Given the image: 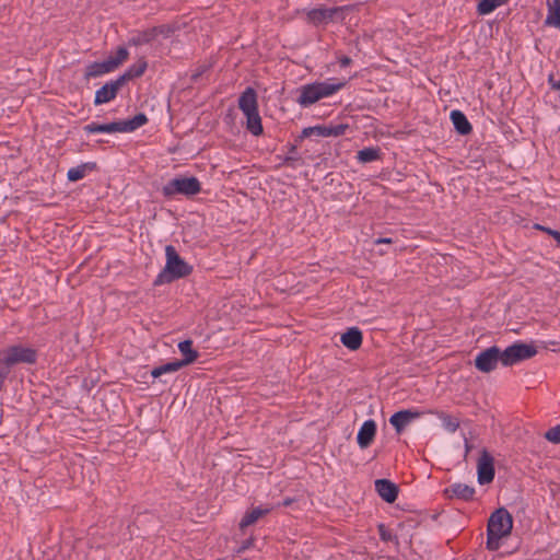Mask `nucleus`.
<instances>
[{
    "instance_id": "f257e3e1",
    "label": "nucleus",
    "mask_w": 560,
    "mask_h": 560,
    "mask_svg": "<svg viewBox=\"0 0 560 560\" xmlns=\"http://www.w3.org/2000/svg\"><path fill=\"white\" fill-rule=\"evenodd\" d=\"M513 528V518L504 508L494 511L487 526V548L489 550H498L500 540L508 537Z\"/></svg>"
},
{
    "instance_id": "f03ea898",
    "label": "nucleus",
    "mask_w": 560,
    "mask_h": 560,
    "mask_svg": "<svg viewBox=\"0 0 560 560\" xmlns=\"http://www.w3.org/2000/svg\"><path fill=\"white\" fill-rule=\"evenodd\" d=\"M238 107L246 117V129L253 136H260L264 132L261 118L258 112L257 93L254 89L247 88L238 98Z\"/></svg>"
},
{
    "instance_id": "7ed1b4c3",
    "label": "nucleus",
    "mask_w": 560,
    "mask_h": 560,
    "mask_svg": "<svg viewBox=\"0 0 560 560\" xmlns=\"http://www.w3.org/2000/svg\"><path fill=\"white\" fill-rule=\"evenodd\" d=\"M343 85L345 83L342 82L334 83L329 81L305 84L300 88V95L296 102L302 107H308L324 97L331 96L341 90Z\"/></svg>"
},
{
    "instance_id": "20e7f679",
    "label": "nucleus",
    "mask_w": 560,
    "mask_h": 560,
    "mask_svg": "<svg viewBox=\"0 0 560 560\" xmlns=\"http://www.w3.org/2000/svg\"><path fill=\"white\" fill-rule=\"evenodd\" d=\"M36 361L37 351L22 343L9 346L0 352V364L9 371L14 365L34 364Z\"/></svg>"
},
{
    "instance_id": "39448f33",
    "label": "nucleus",
    "mask_w": 560,
    "mask_h": 560,
    "mask_svg": "<svg viewBox=\"0 0 560 560\" xmlns=\"http://www.w3.org/2000/svg\"><path fill=\"white\" fill-rule=\"evenodd\" d=\"M165 254L166 265L164 270L158 277L155 281L156 284L164 281L171 282L175 279L186 277L191 272L192 268L179 257L172 245L166 246Z\"/></svg>"
},
{
    "instance_id": "423d86ee",
    "label": "nucleus",
    "mask_w": 560,
    "mask_h": 560,
    "mask_svg": "<svg viewBox=\"0 0 560 560\" xmlns=\"http://www.w3.org/2000/svg\"><path fill=\"white\" fill-rule=\"evenodd\" d=\"M148 121V118L144 114H138L131 119L113 121L109 124H97L91 122L83 127V130L86 133H96V132H131L140 127H142Z\"/></svg>"
},
{
    "instance_id": "0eeeda50",
    "label": "nucleus",
    "mask_w": 560,
    "mask_h": 560,
    "mask_svg": "<svg viewBox=\"0 0 560 560\" xmlns=\"http://www.w3.org/2000/svg\"><path fill=\"white\" fill-rule=\"evenodd\" d=\"M201 191V184L197 177H176L171 179L162 188L163 196L173 198L177 195L191 197Z\"/></svg>"
},
{
    "instance_id": "6e6552de",
    "label": "nucleus",
    "mask_w": 560,
    "mask_h": 560,
    "mask_svg": "<svg viewBox=\"0 0 560 560\" xmlns=\"http://www.w3.org/2000/svg\"><path fill=\"white\" fill-rule=\"evenodd\" d=\"M537 349L533 345L516 342L501 351V363L504 366H511L523 360L533 358Z\"/></svg>"
},
{
    "instance_id": "1a4fd4ad",
    "label": "nucleus",
    "mask_w": 560,
    "mask_h": 560,
    "mask_svg": "<svg viewBox=\"0 0 560 560\" xmlns=\"http://www.w3.org/2000/svg\"><path fill=\"white\" fill-rule=\"evenodd\" d=\"M172 32L173 28L166 24L153 26L143 31H136L129 38L128 44L136 47L151 44L159 36H163L164 38L170 37Z\"/></svg>"
},
{
    "instance_id": "9d476101",
    "label": "nucleus",
    "mask_w": 560,
    "mask_h": 560,
    "mask_svg": "<svg viewBox=\"0 0 560 560\" xmlns=\"http://www.w3.org/2000/svg\"><path fill=\"white\" fill-rule=\"evenodd\" d=\"M348 10V7H318L305 11L306 21L315 26L324 23H328L337 19L341 13Z\"/></svg>"
},
{
    "instance_id": "9b49d317",
    "label": "nucleus",
    "mask_w": 560,
    "mask_h": 560,
    "mask_svg": "<svg viewBox=\"0 0 560 560\" xmlns=\"http://www.w3.org/2000/svg\"><path fill=\"white\" fill-rule=\"evenodd\" d=\"M501 362V350L492 346L481 351L475 359V368L482 373H490Z\"/></svg>"
},
{
    "instance_id": "f8f14e48",
    "label": "nucleus",
    "mask_w": 560,
    "mask_h": 560,
    "mask_svg": "<svg viewBox=\"0 0 560 560\" xmlns=\"http://www.w3.org/2000/svg\"><path fill=\"white\" fill-rule=\"evenodd\" d=\"M493 457L487 452L482 451L478 464H477V471H478V482L480 485H487L490 483L494 478V465H493Z\"/></svg>"
},
{
    "instance_id": "ddd939ff",
    "label": "nucleus",
    "mask_w": 560,
    "mask_h": 560,
    "mask_svg": "<svg viewBox=\"0 0 560 560\" xmlns=\"http://www.w3.org/2000/svg\"><path fill=\"white\" fill-rule=\"evenodd\" d=\"M124 86L122 79L117 78L116 80L107 82L95 93V105H101L114 100L118 91Z\"/></svg>"
},
{
    "instance_id": "4468645a",
    "label": "nucleus",
    "mask_w": 560,
    "mask_h": 560,
    "mask_svg": "<svg viewBox=\"0 0 560 560\" xmlns=\"http://www.w3.org/2000/svg\"><path fill=\"white\" fill-rule=\"evenodd\" d=\"M421 415L422 412L416 410H400L389 418V423L395 428L397 433H401L407 425L418 419Z\"/></svg>"
},
{
    "instance_id": "2eb2a0df",
    "label": "nucleus",
    "mask_w": 560,
    "mask_h": 560,
    "mask_svg": "<svg viewBox=\"0 0 560 560\" xmlns=\"http://www.w3.org/2000/svg\"><path fill=\"white\" fill-rule=\"evenodd\" d=\"M375 490L387 503H393L398 495L397 486L387 479H377L375 481Z\"/></svg>"
},
{
    "instance_id": "dca6fc26",
    "label": "nucleus",
    "mask_w": 560,
    "mask_h": 560,
    "mask_svg": "<svg viewBox=\"0 0 560 560\" xmlns=\"http://www.w3.org/2000/svg\"><path fill=\"white\" fill-rule=\"evenodd\" d=\"M376 434V423L374 420H366L360 428L357 436L358 444L361 448L371 445Z\"/></svg>"
},
{
    "instance_id": "f3484780",
    "label": "nucleus",
    "mask_w": 560,
    "mask_h": 560,
    "mask_svg": "<svg viewBox=\"0 0 560 560\" xmlns=\"http://www.w3.org/2000/svg\"><path fill=\"white\" fill-rule=\"evenodd\" d=\"M348 129V125H335V126H316L304 129V135L316 133L320 137H339L345 135Z\"/></svg>"
},
{
    "instance_id": "a211bd4d",
    "label": "nucleus",
    "mask_w": 560,
    "mask_h": 560,
    "mask_svg": "<svg viewBox=\"0 0 560 560\" xmlns=\"http://www.w3.org/2000/svg\"><path fill=\"white\" fill-rule=\"evenodd\" d=\"M363 336L359 328L352 327L340 337L341 343L349 350H358L362 345Z\"/></svg>"
},
{
    "instance_id": "6ab92c4d",
    "label": "nucleus",
    "mask_w": 560,
    "mask_h": 560,
    "mask_svg": "<svg viewBox=\"0 0 560 560\" xmlns=\"http://www.w3.org/2000/svg\"><path fill=\"white\" fill-rule=\"evenodd\" d=\"M178 350L183 355L182 360H177L182 368L192 364L199 357L198 351L192 348V341L190 339L180 341L178 343Z\"/></svg>"
},
{
    "instance_id": "aec40b11",
    "label": "nucleus",
    "mask_w": 560,
    "mask_h": 560,
    "mask_svg": "<svg viewBox=\"0 0 560 560\" xmlns=\"http://www.w3.org/2000/svg\"><path fill=\"white\" fill-rule=\"evenodd\" d=\"M272 510V506H266V508H254L250 511H247L243 518L241 520L240 527L241 529L253 525L256 523L260 517L267 515Z\"/></svg>"
},
{
    "instance_id": "412c9836",
    "label": "nucleus",
    "mask_w": 560,
    "mask_h": 560,
    "mask_svg": "<svg viewBox=\"0 0 560 560\" xmlns=\"http://www.w3.org/2000/svg\"><path fill=\"white\" fill-rule=\"evenodd\" d=\"M547 9L545 24L560 30V0H547Z\"/></svg>"
},
{
    "instance_id": "4be33fe9",
    "label": "nucleus",
    "mask_w": 560,
    "mask_h": 560,
    "mask_svg": "<svg viewBox=\"0 0 560 560\" xmlns=\"http://www.w3.org/2000/svg\"><path fill=\"white\" fill-rule=\"evenodd\" d=\"M451 120L456 131L463 136L468 135L471 131V125L467 117L457 109L451 112Z\"/></svg>"
},
{
    "instance_id": "5701e85b",
    "label": "nucleus",
    "mask_w": 560,
    "mask_h": 560,
    "mask_svg": "<svg viewBox=\"0 0 560 560\" xmlns=\"http://www.w3.org/2000/svg\"><path fill=\"white\" fill-rule=\"evenodd\" d=\"M96 168V163L88 162L75 167H72L68 171L67 177L70 182H78L86 176L88 173L94 171Z\"/></svg>"
},
{
    "instance_id": "b1692460",
    "label": "nucleus",
    "mask_w": 560,
    "mask_h": 560,
    "mask_svg": "<svg viewBox=\"0 0 560 560\" xmlns=\"http://www.w3.org/2000/svg\"><path fill=\"white\" fill-rule=\"evenodd\" d=\"M451 497H456L463 500H470L475 494V489L465 483H454L446 489Z\"/></svg>"
},
{
    "instance_id": "393cba45",
    "label": "nucleus",
    "mask_w": 560,
    "mask_h": 560,
    "mask_svg": "<svg viewBox=\"0 0 560 560\" xmlns=\"http://www.w3.org/2000/svg\"><path fill=\"white\" fill-rule=\"evenodd\" d=\"M147 68L148 62L144 58H140L136 63L130 66L127 71L119 77V79H122V83L125 84L128 80L141 77L145 72Z\"/></svg>"
},
{
    "instance_id": "a878e982",
    "label": "nucleus",
    "mask_w": 560,
    "mask_h": 560,
    "mask_svg": "<svg viewBox=\"0 0 560 560\" xmlns=\"http://www.w3.org/2000/svg\"><path fill=\"white\" fill-rule=\"evenodd\" d=\"M114 71L107 59L102 61V62H93L91 65H89L86 67V70H85V78L90 79V78H96V77H101L105 73H109Z\"/></svg>"
},
{
    "instance_id": "bb28decb",
    "label": "nucleus",
    "mask_w": 560,
    "mask_h": 560,
    "mask_svg": "<svg viewBox=\"0 0 560 560\" xmlns=\"http://www.w3.org/2000/svg\"><path fill=\"white\" fill-rule=\"evenodd\" d=\"M510 0H480L477 4V13L479 15H487L492 13L495 9L504 5Z\"/></svg>"
},
{
    "instance_id": "cd10ccee",
    "label": "nucleus",
    "mask_w": 560,
    "mask_h": 560,
    "mask_svg": "<svg viewBox=\"0 0 560 560\" xmlns=\"http://www.w3.org/2000/svg\"><path fill=\"white\" fill-rule=\"evenodd\" d=\"M381 158V150L378 148H364L357 154V159L361 163H369L376 161Z\"/></svg>"
},
{
    "instance_id": "c85d7f7f",
    "label": "nucleus",
    "mask_w": 560,
    "mask_h": 560,
    "mask_svg": "<svg viewBox=\"0 0 560 560\" xmlns=\"http://www.w3.org/2000/svg\"><path fill=\"white\" fill-rule=\"evenodd\" d=\"M129 57V52L125 47H118L114 56H109L107 61L113 70L122 65Z\"/></svg>"
},
{
    "instance_id": "c756f323",
    "label": "nucleus",
    "mask_w": 560,
    "mask_h": 560,
    "mask_svg": "<svg viewBox=\"0 0 560 560\" xmlns=\"http://www.w3.org/2000/svg\"><path fill=\"white\" fill-rule=\"evenodd\" d=\"M180 369H182L180 363L178 361H173V362H168L166 364L160 365L158 368H154L151 371V375L154 378H158V377H160L163 374L173 373V372H176V371H178Z\"/></svg>"
},
{
    "instance_id": "7c9ffc66",
    "label": "nucleus",
    "mask_w": 560,
    "mask_h": 560,
    "mask_svg": "<svg viewBox=\"0 0 560 560\" xmlns=\"http://www.w3.org/2000/svg\"><path fill=\"white\" fill-rule=\"evenodd\" d=\"M439 418L442 420L443 428L451 433L459 428V420L456 417L441 412Z\"/></svg>"
},
{
    "instance_id": "2f4dec72",
    "label": "nucleus",
    "mask_w": 560,
    "mask_h": 560,
    "mask_svg": "<svg viewBox=\"0 0 560 560\" xmlns=\"http://www.w3.org/2000/svg\"><path fill=\"white\" fill-rule=\"evenodd\" d=\"M544 436L553 444H560V424L550 428Z\"/></svg>"
},
{
    "instance_id": "473e14b6",
    "label": "nucleus",
    "mask_w": 560,
    "mask_h": 560,
    "mask_svg": "<svg viewBox=\"0 0 560 560\" xmlns=\"http://www.w3.org/2000/svg\"><path fill=\"white\" fill-rule=\"evenodd\" d=\"M535 229L540 230V231L547 233L548 235L552 236L555 238V241L557 240V235L560 234V232L552 230L550 228L540 225V224H536Z\"/></svg>"
},
{
    "instance_id": "72a5a7b5",
    "label": "nucleus",
    "mask_w": 560,
    "mask_h": 560,
    "mask_svg": "<svg viewBox=\"0 0 560 560\" xmlns=\"http://www.w3.org/2000/svg\"><path fill=\"white\" fill-rule=\"evenodd\" d=\"M535 229L540 230V231L547 233L548 235L552 236L555 238V241L557 240V235L560 234V232L552 230L550 228L540 225V224H536Z\"/></svg>"
},
{
    "instance_id": "f704fd0d",
    "label": "nucleus",
    "mask_w": 560,
    "mask_h": 560,
    "mask_svg": "<svg viewBox=\"0 0 560 560\" xmlns=\"http://www.w3.org/2000/svg\"><path fill=\"white\" fill-rule=\"evenodd\" d=\"M535 229L540 230V231L547 233L548 235L552 236L555 238V241L557 240V235L560 234V232L552 230L550 228L540 225V224H536Z\"/></svg>"
},
{
    "instance_id": "c9c22d12",
    "label": "nucleus",
    "mask_w": 560,
    "mask_h": 560,
    "mask_svg": "<svg viewBox=\"0 0 560 560\" xmlns=\"http://www.w3.org/2000/svg\"><path fill=\"white\" fill-rule=\"evenodd\" d=\"M535 229L540 230V231L547 233L548 235L552 236L555 238V241L557 240V235L560 234V232L552 230L550 228L540 225V224H536Z\"/></svg>"
},
{
    "instance_id": "e433bc0d",
    "label": "nucleus",
    "mask_w": 560,
    "mask_h": 560,
    "mask_svg": "<svg viewBox=\"0 0 560 560\" xmlns=\"http://www.w3.org/2000/svg\"><path fill=\"white\" fill-rule=\"evenodd\" d=\"M535 229L540 230V231L547 233L548 235L552 236L555 238V241L557 240V235L560 234V232L552 230L550 228L540 225V224H536Z\"/></svg>"
},
{
    "instance_id": "4c0bfd02",
    "label": "nucleus",
    "mask_w": 560,
    "mask_h": 560,
    "mask_svg": "<svg viewBox=\"0 0 560 560\" xmlns=\"http://www.w3.org/2000/svg\"><path fill=\"white\" fill-rule=\"evenodd\" d=\"M10 371L8 369H3L2 364H0V389L4 383V380L9 375Z\"/></svg>"
},
{
    "instance_id": "58836bf2",
    "label": "nucleus",
    "mask_w": 560,
    "mask_h": 560,
    "mask_svg": "<svg viewBox=\"0 0 560 560\" xmlns=\"http://www.w3.org/2000/svg\"><path fill=\"white\" fill-rule=\"evenodd\" d=\"M549 84L551 85V89L556 91H560V80H556L555 77L551 74L549 75Z\"/></svg>"
},
{
    "instance_id": "ea45409f",
    "label": "nucleus",
    "mask_w": 560,
    "mask_h": 560,
    "mask_svg": "<svg viewBox=\"0 0 560 560\" xmlns=\"http://www.w3.org/2000/svg\"><path fill=\"white\" fill-rule=\"evenodd\" d=\"M339 63L341 67H347L351 63V58L343 56V57L339 58Z\"/></svg>"
},
{
    "instance_id": "a19ab883",
    "label": "nucleus",
    "mask_w": 560,
    "mask_h": 560,
    "mask_svg": "<svg viewBox=\"0 0 560 560\" xmlns=\"http://www.w3.org/2000/svg\"><path fill=\"white\" fill-rule=\"evenodd\" d=\"M376 245L378 244H392L393 243V240L389 238V237H381V238H377L375 240L374 242Z\"/></svg>"
},
{
    "instance_id": "79ce46f5",
    "label": "nucleus",
    "mask_w": 560,
    "mask_h": 560,
    "mask_svg": "<svg viewBox=\"0 0 560 560\" xmlns=\"http://www.w3.org/2000/svg\"><path fill=\"white\" fill-rule=\"evenodd\" d=\"M380 529H381V535H382V539H387V534H384L383 533V525L380 526Z\"/></svg>"
},
{
    "instance_id": "37998d69",
    "label": "nucleus",
    "mask_w": 560,
    "mask_h": 560,
    "mask_svg": "<svg viewBox=\"0 0 560 560\" xmlns=\"http://www.w3.org/2000/svg\"><path fill=\"white\" fill-rule=\"evenodd\" d=\"M380 529H381V535H382V539H387V534H384L383 533V525L380 526Z\"/></svg>"
},
{
    "instance_id": "c03bdc74",
    "label": "nucleus",
    "mask_w": 560,
    "mask_h": 560,
    "mask_svg": "<svg viewBox=\"0 0 560 560\" xmlns=\"http://www.w3.org/2000/svg\"><path fill=\"white\" fill-rule=\"evenodd\" d=\"M249 546H252V541L245 542V545L242 547V550L248 548Z\"/></svg>"
},
{
    "instance_id": "a18cd8bd",
    "label": "nucleus",
    "mask_w": 560,
    "mask_h": 560,
    "mask_svg": "<svg viewBox=\"0 0 560 560\" xmlns=\"http://www.w3.org/2000/svg\"><path fill=\"white\" fill-rule=\"evenodd\" d=\"M290 503H291V500H285V501L283 502V504H284V505H289Z\"/></svg>"
}]
</instances>
